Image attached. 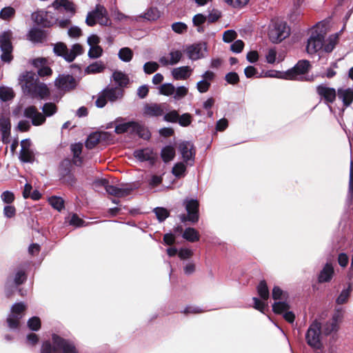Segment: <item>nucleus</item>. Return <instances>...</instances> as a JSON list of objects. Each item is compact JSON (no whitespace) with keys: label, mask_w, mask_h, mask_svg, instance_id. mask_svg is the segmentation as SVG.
<instances>
[{"label":"nucleus","mask_w":353,"mask_h":353,"mask_svg":"<svg viewBox=\"0 0 353 353\" xmlns=\"http://www.w3.org/2000/svg\"><path fill=\"white\" fill-rule=\"evenodd\" d=\"M19 83L23 92L32 98L45 99L50 94L46 84L39 82L34 73L25 72L19 77Z\"/></svg>","instance_id":"f257e3e1"},{"label":"nucleus","mask_w":353,"mask_h":353,"mask_svg":"<svg viewBox=\"0 0 353 353\" xmlns=\"http://www.w3.org/2000/svg\"><path fill=\"white\" fill-rule=\"evenodd\" d=\"M322 324L318 320H314L309 326L305 333L307 344L314 350H321L323 345Z\"/></svg>","instance_id":"f03ea898"},{"label":"nucleus","mask_w":353,"mask_h":353,"mask_svg":"<svg viewBox=\"0 0 353 353\" xmlns=\"http://www.w3.org/2000/svg\"><path fill=\"white\" fill-rule=\"evenodd\" d=\"M41 353H76V350L72 343L54 334L52 336V345L48 341L45 342Z\"/></svg>","instance_id":"7ed1b4c3"},{"label":"nucleus","mask_w":353,"mask_h":353,"mask_svg":"<svg viewBox=\"0 0 353 353\" xmlns=\"http://www.w3.org/2000/svg\"><path fill=\"white\" fill-rule=\"evenodd\" d=\"M289 34L290 28L285 21L278 19L271 21L269 26L268 36L273 43L281 42Z\"/></svg>","instance_id":"20e7f679"},{"label":"nucleus","mask_w":353,"mask_h":353,"mask_svg":"<svg viewBox=\"0 0 353 353\" xmlns=\"http://www.w3.org/2000/svg\"><path fill=\"white\" fill-rule=\"evenodd\" d=\"M325 32L318 25L312 30L310 36L307 39L306 50L308 54H313L321 49H324V39Z\"/></svg>","instance_id":"39448f33"},{"label":"nucleus","mask_w":353,"mask_h":353,"mask_svg":"<svg viewBox=\"0 0 353 353\" xmlns=\"http://www.w3.org/2000/svg\"><path fill=\"white\" fill-rule=\"evenodd\" d=\"M123 97V90L117 87H108L102 90L96 100V105L98 108H103L107 101L114 102L120 100Z\"/></svg>","instance_id":"423d86ee"},{"label":"nucleus","mask_w":353,"mask_h":353,"mask_svg":"<svg viewBox=\"0 0 353 353\" xmlns=\"http://www.w3.org/2000/svg\"><path fill=\"white\" fill-rule=\"evenodd\" d=\"M54 52L57 55L63 57L65 61L72 62L77 56L83 54V50L79 43L74 44L69 50L65 43L60 42L54 45Z\"/></svg>","instance_id":"0eeeda50"},{"label":"nucleus","mask_w":353,"mask_h":353,"mask_svg":"<svg viewBox=\"0 0 353 353\" xmlns=\"http://www.w3.org/2000/svg\"><path fill=\"white\" fill-rule=\"evenodd\" d=\"M85 23L89 26H93L97 23L101 26H108L110 23L107 10L101 5H97L95 10L87 15Z\"/></svg>","instance_id":"6e6552de"},{"label":"nucleus","mask_w":353,"mask_h":353,"mask_svg":"<svg viewBox=\"0 0 353 353\" xmlns=\"http://www.w3.org/2000/svg\"><path fill=\"white\" fill-rule=\"evenodd\" d=\"M310 66L308 61H299L294 68L284 72V74L281 77L289 80H304L305 74L307 72Z\"/></svg>","instance_id":"1a4fd4ad"},{"label":"nucleus","mask_w":353,"mask_h":353,"mask_svg":"<svg viewBox=\"0 0 353 353\" xmlns=\"http://www.w3.org/2000/svg\"><path fill=\"white\" fill-rule=\"evenodd\" d=\"M158 89L161 94L167 97L173 96V99L176 101L182 99L188 93V88L187 87L181 85L175 88L173 84L170 83L161 85Z\"/></svg>","instance_id":"9d476101"},{"label":"nucleus","mask_w":353,"mask_h":353,"mask_svg":"<svg viewBox=\"0 0 353 353\" xmlns=\"http://www.w3.org/2000/svg\"><path fill=\"white\" fill-rule=\"evenodd\" d=\"M12 32L6 31L0 34V48L2 51L1 59L3 61L9 63L12 59L11 54L12 46L11 43Z\"/></svg>","instance_id":"9b49d317"},{"label":"nucleus","mask_w":353,"mask_h":353,"mask_svg":"<svg viewBox=\"0 0 353 353\" xmlns=\"http://www.w3.org/2000/svg\"><path fill=\"white\" fill-rule=\"evenodd\" d=\"M258 294L261 300L256 297L252 299L254 302V307L261 312H264V310L268 306L267 301L269 298L270 293L267 283L265 281H261L257 287Z\"/></svg>","instance_id":"f8f14e48"},{"label":"nucleus","mask_w":353,"mask_h":353,"mask_svg":"<svg viewBox=\"0 0 353 353\" xmlns=\"http://www.w3.org/2000/svg\"><path fill=\"white\" fill-rule=\"evenodd\" d=\"M343 319V312L340 310H336L332 319L322 325L323 334L327 336L333 332H336L339 329V325L342 322Z\"/></svg>","instance_id":"ddd939ff"},{"label":"nucleus","mask_w":353,"mask_h":353,"mask_svg":"<svg viewBox=\"0 0 353 353\" xmlns=\"http://www.w3.org/2000/svg\"><path fill=\"white\" fill-rule=\"evenodd\" d=\"M26 306L23 303H15L11 308V314L7 319L8 327L10 329H17L19 325V321L23 316V312Z\"/></svg>","instance_id":"4468645a"},{"label":"nucleus","mask_w":353,"mask_h":353,"mask_svg":"<svg viewBox=\"0 0 353 353\" xmlns=\"http://www.w3.org/2000/svg\"><path fill=\"white\" fill-rule=\"evenodd\" d=\"M188 215H181V220L184 222L186 221L196 223L199 221V202L194 199L185 200L184 201Z\"/></svg>","instance_id":"2eb2a0df"},{"label":"nucleus","mask_w":353,"mask_h":353,"mask_svg":"<svg viewBox=\"0 0 353 353\" xmlns=\"http://www.w3.org/2000/svg\"><path fill=\"white\" fill-rule=\"evenodd\" d=\"M185 52L190 59L196 61L205 57L207 52V46L205 43H195L189 46L185 49Z\"/></svg>","instance_id":"dca6fc26"},{"label":"nucleus","mask_w":353,"mask_h":353,"mask_svg":"<svg viewBox=\"0 0 353 353\" xmlns=\"http://www.w3.org/2000/svg\"><path fill=\"white\" fill-rule=\"evenodd\" d=\"M11 123L9 112H2L0 114V132L1 140L7 143L10 141Z\"/></svg>","instance_id":"f3484780"},{"label":"nucleus","mask_w":353,"mask_h":353,"mask_svg":"<svg viewBox=\"0 0 353 353\" xmlns=\"http://www.w3.org/2000/svg\"><path fill=\"white\" fill-rule=\"evenodd\" d=\"M24 116L31 119L33 125H41L46 121V117L41 112H39L36 107L29 106L24 110Z\"/></svg>","instance_id":"a211bd4d"},{"label":"nucleus","mask_w":353,"mask_h":353,"mask_svg":"<svg viewBox=\"0 0 353 353\" xmlns=\"http://www.w3.org/2000/svg\"><path fill=\"white\" fill-rule=\"evenodd\" d=\"M55 85L61 90L69 91L77 86V81L70 75H60L55 81Z\"/></svg>","instance_id":"6ab92c4d"},{"label":"nucleus","mask_w":353,"mask_h":353,"mask_svg":"<svg viewBox=\"0 0 353 353\" xmlns=\"http://www.w3.org/2000/svg\"><path fill=\"white\" fill-rule=\"evenodd\" d=\"M133 188L129 184H122L119 186H106V192L111 195L117 197H124L129 195L132 191Z\"/></svg>","instance_id":"aec40b11"},{"label":"nucleus","mask_w":353,"mask_h":353,"mask_svg":"<svg viewBox=\"0 0 353 353\" xmlns=\"http://www.w3.org/2000/svg\"><path fill=\"white\" fill-rule=\"evenodd\" d=\"M183 57V52L181 50H172L169 53L168 56H163L160 57L159 61L163 65H175L178 63Z\"/></svg>","instance_id":"412c9836"},{"label":"nucleus","mask_w":353,"mask_h":353,"mask_svg":"<svg viewBox=\"0 0 353 353\" xmlns=\"http://www.w3.org/2000/svg\"><path fill=\"white\" fill-rule=\"evenodd\" d=\"M134 156L141 161H150L151 163L154 162L157 157L156 154L150 148H145L134 151Z\"/></svg>","instance_id":"4be33fe9"},{"label":"nucleus","mask_w":353,"mask_h":353,"mask_svg":"<svg viewBox=\"0 0 353 353\" xmlns=\"http://www.w3.org/2000/svg\"><path fill=\"white\" fill-rule=\"evenodd\" d=\"M172 75L175 80H186L192 73V69L190 66H181L174 68L172 72Z\"/></svg>","instance_id":"5701e85b"},{"label":"nucleus","mask_w":353,"mask_h":353,"mask_svg":"<svg viewBox=\"0 0 353 353\" xmlns=\"http://www.w3.org/2000/svg\"><path fill=\"white\" fill-rule=\"evenodd\" d=\"M179 149L185 162L188 163L189 161H193V145L191 143L184 141L180 143Z\"/></svg>","instance_id":"b1692460"},{"label":"nucleus","mask_w":353,"mask_h":353,"mask_svg":"<svg viewBox=\"0 0 353 353\" xmlns=\"http://www.w3.org/2000/svg\"><path fill=\"white\" fill-rule=\"evenodd\" d=\"M164 108L162 104H145L143 108V114L148 117H159L163 114Z\"/></svg>","instance_id":"393cba45"},{"label":"nucleus","mask_w":353,"mask_h":353,"mask_svg":"<svg viewBox=\"0 0 353 353\" xmlns=\"http://www.w3.org/2000/svg\"><path fill=\"white\" fill-rule=\"evenodd\" d=\"M30 143L28 140H23L21 142L20 159L23 162H32L34 160V154L30 149Z\"/></svg>","instance_id":"a878e982"},{"label":"nucleus","mask_w":353,"mask_h":353,"mask_svg":"<svg viewBox=\"0 0 353 353\" xmlns=\"http://www.w3.org/2000/svg\"><path fill=\"white\" fill-rule=\"evenodd\" d=\"M318 94L327 102L332 103L336 98V90L334 88L321 85L317 87Z\"/></svg>","instance_id":"bb28decb"},{"label":"nucleus","mask_w":353,"mask_h":353,"mask_svg":"<svg viewBox=\"0 0 353 353\" xmlns=\"http://www.w3.org/2000/svg\"><path fill=\"white\" fill-rule=\"evenodd\" d=\"M334 268L330 263H327L319 274V283H325L331 281L334 274Z\"/></svg>","instance_id":"cd10ccee"},{"label":"nucleus","mask_w":353,"mask_h":353,"mask_svg":"<svg viewBox=\"0 0 353 353\" xmlns=\"http://www.w3.org/2000/svg\"><path fill=\"white\" fill-rule=\"evenodd\" d=\"M49 14L43 10H39L32 14V19L39 25L43 27L50 26L52 22L48 20Z\"/></svg>","instance_id":"c85d7f7f"},{"label":"nucleus","mask_w":353,"mask_h":353,"mask_svg":"<svg viewBox=\"0 0 353 353\" xmlns=\"http://www.w3.org/2000/svg\"><path fill=\"white\" fill-rule=\"evenodd\" d=\"M46 59L44 58H37L32 61V64L38 68V74L41 77L49 76L52 74L50 68L46 66Z\"/></svg>","instance_id":"c756f323"},{"label":"nucleus","mask_w":353,"mask_h":353,"mask_svg":"<svg viewBox=\"0 0 353 353\" xmlns=\"http://www.w3.org/2000/svg\"><path fill=\"white\" fill-rule=\"evenodd\" d=\"M139 128V123L136 121H129L127 123L117 124L115 126V132L117 134H122L126 132H133L134 129Z\"/></svg>","instance_id":"7c9ffc66"},{"label":"nucleus","mask_w":353,"mask_h":353,"mask_svg":"<svg viewBox=\"0 0 353 353\" xmlns=\"http://www.w3.org/2000/svg\"><path fill=\"white\" fill-rule=\"evenodd\" d=\"M338 97L342 99L345 106L350 105L353 101V90L350 88L338 90Z\"/></svg>","instance_id":"2f4dec72"},{"label":"nucleus","mask_w":353,"mask_h":353,"mask_svg":"<svg viewBox=\"0 0 353 353\" xmlns=\"http://www.w3.org/2000/svg\"><path fill=\"white\" fill-rule=\"evenodd\" d=\"M52 6L55 9L57 10L61 8H63L67 12H70L72 14H73L75 12L74 4L68 0H56L53 3Z\"/></svg>","instance_id":"473e14b6"},{"label":"nucleus","mask_w":353,"mask_h":353,"mask_svg":"<svg viewBox=\"0 0 353 353\" xmlns=\"http://www.w3.org/2000/svg\"><path fill=\"white\" fill-rule=\"evenodd\" d=\"M161 156L165 163L172 161L175 157V149L171 145L164 147L161 152Z\"/></svg>","instance_id":"72a5a7b5"},{"label":"nucleus","mask_w":353,"mask_h":353,"mask_svg":"<svg viewBox=\"0 0 353 353\" xmlns=\"http://www.w3.org/2000/svg\"><path fill=\"white\" fill-rule=\"evenodd\" d=\"M112 78L120 87H125L129 83L128 77L121 71H115L112 74Z\"/></svg>","instance_id":"f704fd0d"},{"label":"nucleus","mask_w":353,"mask_h":353,"mask_svg":"<svg viewBox=\"0 0 353 353\" xmlns=\"http://www.w3.org/2000/svg\"><path fill=\"white\" fill-rule=\"evenodd\" d=\"M339 33L332 34L329 38L324 40V50L327 52L332 51L339 40Z\"/></svg>","instance_id":"c9c22d12"},{"label":"nucleus","mask_w":353,"mask_h":353,"mask_svg":"<svg viewBox=\"0 0 353 353\" xmlns=\"http://www.w3.org/2000/svg\"><path fill=\"white\" fill-rule=\"evenodd\" d=\"M82 148L83 145L80 143H74L71 145V150L74 156L73 162L77 165H80L81 163L80 154H81Z\"/></svg>","instance_id":"e433bc0d"},{"label":"nucleus","mask_w":353,"mask_h":353,"mask_svg":"<svg viewBox=\"0 0 353 353\" xmlns=\"http://www.w3.org/2000/svg\"><path fill=\"white\" fill-rule=\"evenodd\" d=\"M105 65L101 61H96L89 65L85 70L86 74H95L102 72Z\"/></svg>","instance_id":"4c0bfd02"},{"label":"nucleus","mask_w":353,"mask_h":353,"mask_svg":"<svg viewBox=\"0 0 353 353\" xmlns=\"http://www.w3.org/2000/svg\"><path fill=\"white\" fill-rule=\"evenodd\" d=\"M183 237L187 241L194 242L199 239V234L195 229L188 228L184 231Z\"/></svg>","instance_id":"58836bf2"},{"label":"nucleus","mask_w":353,"mask_h":353,"mask_svg":"<svg viewBox=\"0 0 353 353\" xmlns=\"http://www.w3.org/2000/svg\"><path fill=\"white\" fill-rule=\"evenodd\" d=\"M15 15V10L12 7H5L0 11V19L4 21H10Z\"/></svg>","instance_id":"ea45409f"},{"label":"nucleus","mask_w":353,"mask_h":353,"mask_svg":"<svg viewBox=\"0 0 353 353\" xmlns=\"http://www.w3.org/2000/svg\"><path fill=\"white\" fill-rule=\"evenodd\" d=\"M101 134L98 132L91 134L85 141V146L88 149H92L99 142Z\"/></svg>","instance_id":"a19ab883"},{"label":"nucleus","mask_w":353,"mask_h":353,"mask_svg":"<svg viewBox=\"0 0 353 353\" xmlns=\"http://www.w3.org/2000/svg\"><path fill=\"white\" fill-rule=\"evenodd\" d=\"M14 96V91L8 87H0V99L6 101L12 99Z\"/></svg>","instance_id":"79ce46f5"},{"label":"nucleus","mask_w":353,"mask_h":353,"mask_svg":"<svg viewBox=\"0 0 353 353\" xmlns=\"http://www.w3.org/2000/svg\"><path fill=\"white\" fill-rule=\"evenodd\" d=\"M118 55L123 61L129 62L132 59L133 52L131 49L125 47L119 50Z\"/></svg>","instance_id":"37998d69"},{"label":"nucleus","mask_w":353,"mask_h":353,"mask_svg":"<svg viewBox=\"0 0 353 353\" xmlns=\"http://www.w3.org/2000/svg\"><path fill=\"white\" fill-rule=\"evenodd\" d=\"M49 203L52 208L61 211L64 207V201L61 197L52 196L49 198Z\"/></svg>","instance_id":"c03bdc74"},{"label":"nucleus","mask_w":353,"mask_h":353,"mask_svg":"<svg viewBox=\"0 0 353 353\" xmlns=\"http://www.w3.org/2000/svg\"><path fill=\"white\" fill-rule=\"evenodd\" d=\"M352 291L351 287L349 286L347 288L343 290L338 298L336 299V303L339 305H342L345 303L348 298L350 295V292Z\"/></svg>","instance_id":"a18cd8bd"},{"label":"nucleus","mask_w":353,"mask_h":353,"mask_svg":"<svg viewBox=\"0 0 353 353\" xmlns=\"http://www.w3.org/2000/svg\"><path fill=\"white\" fill-rule=\"evenodd\" d=\"M272 308L275 313H285L288 310L289 305L285 302L279 301L274 303V304L272 305Z\"/></svg>","instance_id":"49530a36"},{"label":"nucleus","mask_w":353,"mask_h":353,"mask_svg":"<svg viewBox=\"0 0 353 353\" xmlns=\"http://www.w3.org/2000/svg\"><path fill=\"white\" fill-rule=\"evenodd\" d=\"M159 17L160 12L155 8H150L144 13V18L150 21H154Z\"/></svg>","instance_id":"de8ad7c7"},{"label":"nucleus","mask_w":353,"mask_h":353,"mask_svg":"<svg viewBox=\"0 0 353 353\" xmlns=\"http://www.w3.org/2000/svg\"><path fill=\"white\" fill-rule=\"evenodd\" d=\"M42 110L45 117H50L57 112V107L52 103H46L43 106Z\"/></svg>","instance_id":"09e8293b"},{"label":"nucleus","mask_w":353,"mask_h":353,"mask_svg":"<svg viewBox=\"0 0 353 353\" xmlns=\"http://www.w3.org/2000/svg\"><path fill=\"white\" fill-rule=\"evenodd\" d=\"M139 128H137V129H134L133 133H136L143 139H148L150 137V132L149 130L140 123H139Z\"/></svg>","instance_id":"8fccbe9b"},{"label":"nucleus","mask_w":353,"mask_h":353,"mask_svg":"<svg viewBox=\"0 0 353 353\" xmlns=\"http://www.w3.org/2000/svg\"><path fill=\"white\" fill-rule=\"evenodd\" d=\"M103 49L99 46H92L88 51V57L91 59H97L102 55Z\"/></svg>","instance_id":"3c124183"},{"label":"nucleus","mask_w":353,"mask_h":353,"mask_svg":"<svg viewBox=\"0 0 353 353\" xmlns=\"http://www.w3.org/2000/svg\"><path fill=\"white\" fill-rule=\"evenodd\" d=\"M185 170V165L183 163H177L172 168V173L175 176L181 177L184 174Z\"/></svg>","instance_id":"603ef678"},{"label":"nucleus","mask_w":353,"mask_h":353,"mask_svg":"<svg viewBox=\"0 0 353 353\" xmlns=\"http://www.w3.org/2000/svg\"><path fill=\"white\" fill-rule=\"evenodd\" d=\"M159 68V64L157 62L149 61L144 64L143 70L147 74H152L157 71Z\"/></svg>","instance_id":"864d4df0"},{"label":"nucleus","mask_w":353,"mask_h":353,"mask_svg":"<svg viewBox=\"0 0 353 353\" xmlns=\"http://www.w3.org/2000/svg\"><path fill=\"white\" fill-rule=\"evenodd\" d=\"M237 37L236 32L233 30H228L223 32V40L225 43H230Z\"/></svg>","instance_id":"5fc2aeb1"},{"label":"nucleus","mask_w":353,"mask_h":353,"mask_svg":"<svg viewBox=\"0 0 353 353\" xmlns=\"http://www.w3.org/2000/svg\"><path fill=\"white\" fill-rule=\"evenodd\" d=\"M205 20H206V17L201 14H196L193 17V19H192L193 23L194 26H198L197 30L199 32L203 31V28L200 27V26L201 24H203L205 21Z\"/></svg>","instance_id":"6e6d98bb"},{"label":"nucleus","mask_w":353,"mask_h":353,"mask_svg":"<svg viewBox=\"0 0 353 353\" xmlns=\"http://www.w3.org/2000/svg\"><path fill=\"white\" fill-rule=\"evenodd\" d=\"M159 221H163L169 215L168 211L163 208H157L154 210Z\"/></svg>","instance_id":"4d7b16f0"},{"label":"nucleus","mask_w":353,"mask_h":353,"mask_svg":"<svg viewBox=\"0 0 353 353\" xmlns=\"http://www.w3.org/2000/svg\"><path fill=\"white\" fill-rule=\"evenodd\" d=\"M28 325L30 330L37 331L41 327L40 319L37 316H34L29 319Z\"/></svg>","instance_id":"13d9d810"},{"label":"nucleus","mask_w":353,"mask_h":353,"mask_svg":"<svg viewBox=\"0 0 353 353\" xmlns=\"http://www.w3.org/2000/svg\"><path fill=\"white\" fill-rule=\"evenodd\" d=\"M178 121L181 126H188L192 122V117L188 113L183 114L181 116H179Z\"/></svg>","instance_id":"bf43d9fd"},{"label":"nucleus","mask_w":353,"mask_h":353,"mask_svg":"<svg viewBox=\"0 0 353 353\" xmlns=\"http://www.w3.org/2000/svg\"><path fill=\"white\" fill-rule=\"evenodd\" d=\"M223 1L234 8H241L245 6L249 0H223Z\"/></svg>","instance_id":"052dcab7"},{"label":"nucleus","mask_w":353,"mask_h":353,"mask_svg":"<svg viewBox=\"0 0 353 353\" xmlns=\"http://www.w3.org/2000/svg\"><path fill=\"white\" fill-rule=\"evenodd\" d=\"M172 29L174 32L181 34L187 30V26L182 22H176L172 25Z\"/></svg>","instance_id":"680f3d73"},{"label":"nucleus","mask_w":353,"mask_h":353,"mask_svg":"<svg viewBox=\"0 0 353 353\" xmlns=\"http://www.w3.org/2000/svg\"><path fill=\"white\" fill-rule=\"evenodd\" d=\"M26 280V275L25 272L22 270H19L15 274L13 282L18 285L23 283Z\"/></svg>","instance_id":"e2e57ef3"},{"label":"nucleus","mask_w":353,"mask_h":353,"mask_svg":"<svg viewBox=\"0 0 353 353\" xmlns=\"http://www.w3.org/2000/svg\"><path fill=\"white\" fill-rule=\"evenodd\" d=\"M210 83L201 80L196 83V89L200 93L207 92L210 87Z\"/></svg>","instance_id":"0e129e2a"},{"label":"nucleus","mask_w":353,"mask_h":353,"mask_svg":"<svg viewBox=\"0 0 353 353\" xmlns=\"http://www.w3.org/2000/svg\"><path fill=\"white\" fill-rule=\"evenodd\" d=\"M179 116V115L177 111L172 110V111L165 114L164 119L167 121L174 123V122L178 121Z\"/></svg>","instance_id":"69168bd1"},{"label":"nucleus","mask_w":353,"mask_h":353,"mask_svg":"<svg viewBox=\"0 0 353 353\" xmlns=\"http://www.w3.org/2000/svg\"><path fill=\"white\" fill-rule=\"evenodd\" d=\"M1 198L4 203H11L14 199V195L12 192L5 191L1 194Z\"/></svg>","instance_id":"338daca9"},{"label":"nucleus","mask_w":353,"mask_h":353,"mask_svg":"<svg viewBox=\"0 0 353 353\" xmlns=\"http://www.w3.org/2000/svg\"><path fill=\"white\" fill-rule=\"evenodd\" d=\"M244 47V43L241 40H236L230 46L231 50L236 53H239L242 51Z\"/></svg>","instance_id":"774afa93"}]
</instances>
